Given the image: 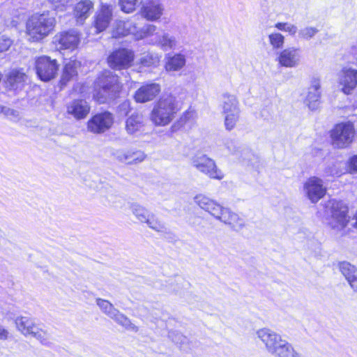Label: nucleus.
<instances>
[{
  "label": "nucleus",
  "instance_id": "15",
  "mask_svg": "<svg viewBox=\"0 0 357 357\" xmlns=\"http://www.w3.org/2000/svg\"><path fill=\"white\" fill-rule=\"evenodd\" d=\"M195 166L211 179L222 180L225 176L222 172L218 168L214 160L206 155L198 157L195 160Z\"/></svg>",
  "mask_w": 357,
  "mask_h": 357
},
{
  "label": "nucleus",
  "instance_id": "37",
  "mask_svg": "<svg viewBox=\"0 0 357 357\" xmlns=\"http://www.w3.org/2000/svg\"><path fill=\"white\" fill-rule=\"evenodd\" d=\"M136 218L142 222L147 223L151 214L144 208L139 207L135 208L134 212Z\"/></svg>",
  "mask_w": 357,
  "mask_h": 357
},
{
  "label": "nucleus",
  "instance_id": "26",
  "mask_svg": "<svg viewBox=\"0 0 357 357\" xmlns=\"http://www.w3.org/2000/svg\"><path fill=\"white\" fill-rule=\"evenodd\" d=\"M146 155L141 151H127L119 156V160L126 165H137L143 162Z\"/></svg>",
  "mask_w": 357,
  "mask_h": 357
},
{
  "label": "nucleus",
  "instance_id": "16",
  "mask_svg": "<svg viewBox=\"0 0 357 357\" xmlns=\"http://www.w3.org/2000/svg\"><path fill=\"white\" fill-rule=\"evenodd\" d=\"M17 329L24 335H31L40 341L46 340V332L36 326L33 320L29 317H20L15 319Z\"/></svg>",
  "mask_w": 357,
  "mask_h": 357
},
{
  "label": "nucleus",
  "instance_id": "9",
  "mask_svg": "<svg viewBox=\"0 0 357 357\" xmlns=\"http://www.w3.org/2000/svg\"><path fill=\"white\" fill-rule=\"evenodd\" d=\"M350 221L349 207L340 201H333L331 206V217L328 222L331 229L343 230Z\"/></svg>",
  "mask_w": 357,
  "mask_h": 357
},
{
  "label": "nucleus",
  "instance_id": "13",
  "mask_svg": "<svg viewBox=\"0 0 357 357\" xmlns=\"http://www.w3.org/2000/svg\"><path fill=\"white\" fill-rule=\"evenodd\" d=\"M306 197L312 203H317L326 194L327 188L322 180L317 176H310L303 184Z\"/></svg>",
  "mask_w": 357,
  "mask_h": 357
},
{
  "label": "nucleus",
  "instance_id": "44",
  "mask_svg": "<svg viewBox=\"0 0 357 357\" xmlns=\"http://www.w3.org/2000/svg\"><path fill=\"white\" fill-rule=\"evenodd\" d=\"M191 116V112L188 110L183 112V115L181 116L179 121L185 123Z\"/></svg>",
  "mask_w": 357,
  "mask_h": 357
},
{
  "label": "nucleus",
  "instance_id": "14",
  "mask_svg": "<svg viewBox=\"0 0 357 357\" xmlns=\"http://www.w3.org/2000/svg\"><path fill=\"white\" fill-rule=\"evenodd\" d=\"M161 92V86L155 82L142 84L134 93L133 100L136 103H146L154 100Z\"/></svg>",
  "mask_w": 357,
  "mask_h": 357
},
{
  "label": "nucleus",
  "instance_id": "3",
  "mask_svg": "<svg viewBox=\"0 0 357 357\" xmlns=\"http://www.w3.org/2000/svg\"><path fill=\"white\" fill-rule=\"evenodd\" d=\"M195 202L201 208L208 212L215 219L229 225L235 231H239L245 226L243 218L238 214L231 211L228 208L223 207L204 195H196Z\"/></svg>",
  "mask_w": 357,
  "mask_h": 357
},
{
  "label": "nucleus",
  "instance_id": "23",
  "mask_svg": "<svg viewBox=\"0 0 357 357\" xmlns=\"http://www.w3.org/2000/svg\"><path fill=\"white\" fill-rule=\"evenodd\" d=\"M320 87L319 81L317 79H314L312 81L310 86L308 88V92L305 99V102L311 110L317 109L320 102Z\"/></svg>",
  "mask_w": 357,
  "mask_h": 357
},
{
  "label": "nucleus",
  "instance_id": "19",
  "mask_svg": "<svg viewBox=\"0 0 357 357\" xmlns=\"http://www.w3.org/2000/svg\"><path fill=\"white\" fill-rule=\"evenodd\" d=\"M91 107L84 99L73 100L66 105V112L76 120L85 119L90 113Z\"/></svg>",
  "mask_w": 357,
  "mask_h": 357
},
{
  "label": "nucleus",
  "instance_id": "11",
  "mask_svg": "<svg viewBox=\"0 0 357 357\" xmlns=\"http://www.w3.org/2000/svg\"><path fill=\"white\" fill-rule=\"evenodd\" d=\"M82 67V61L76 56L70 57L63 63L61 75L57 82L59 91L63 90L72 80L77 79Z\"/></svg>",
  "mask_w": 357,
  "mask_h": 357
},
{
  "label": "nucleus",
  "instance_id": "10",
  "mask_svg": "<svg viewBox=\"0 0 357 357\" xmlns=\"http://www.w3.org/2000/svg\"><path fill=\"white\" fill-rule=\"evenodd\" d=\"M82 33L71 29L57 33L54 37L53 43L59 47V50L73 52L79 48Z\"/></svg>",
  "mask_w": 357,
  "mask_h": 357
},
{
  "label": "nucleus",
  "instance_id": "41",
  "mask_svg": "<svg viewBox=\"0 0 357 357\" xmlns=\"http://www.w3.org/2000/svg\"><path fill=\"white\" fill-rule=\"evenodd\" d=\"M349 172H357V154L351 157L348 162Z\"/></svg>",
  "mask_w": 357,
  "mask_h": 357
},
{
  "label": "nucleus",
  "instance_id": "33",
  "mask_svg": "<svg viewBox=\"0 0 357 357\" xmlns=\"http://www.w3.org/2000/svg\"><path fill=\"white\" fill-rule=\"evenodd\" d=\"M139 0H119L121 9L126 13L135 10L139 5Z\"/></svg>",
  "mask_w": 357,
  "mask_h": 357
},
{
  "label": "nucleus",
  "instance_id": "22",
  "mask_svg": "<svg viewBox=\"0 0 357 357\" xmlns=\"http://www.w3.org/2000/svg\"><path fill=\"white\" fill-rule=\"evenodd\" d=\"M342 77L340 81L342 86V91L345 94H350L357 86V70L351 68H343Z\"/></svg>",
  "mask_w": 357,
  "mask_h": 357
},
{
  "label": "nucleus",
  "instance_id": "36",
  "mask_svg": "<svg viewBox=\"0 0 357 357\" xmlns=\"http://www.w3.org/2000/svg\"><path fill=\"white\" fill-rule=\"evenodd\" d=\"M275 27L280 31H287L292 36L295 35L297 31L296 26L287 22H278L275 24Z\"/></svg>",
  "mask_w": 357,
  "mask_h": 357
},
{
  "label": "nucleus",
  "instance_id": "30",
  "mask_svg": "<svg viewBox=\"0 0 357 357\" xmlns=\"http://www.w3.org/2000/svg\"><path fill=\"white\" fill-rule=\"evenodd\" d=\"M224 102H223V109L224 112H230L232 111L238 110V100L237 98L232 95L229 94H224Z\"/></svg>",
  "mask_w": 357,
  "mask_h": 357
},
{
  "label": "nucleus",
  "instance_id": "38",
  "mask_svg": "<svg viewBox=\"0 0 357 357\" xmlns=\"http://www.w3.org/2000/svg\"><path fill=\"white\" fill-rule=\"evenodd\" d=\"M13 43V41L9 37L6 36H0V53L8 51Z\"/></svg>",
  "mask_w": 357,
  "mask_h": 357
},
{
  "label": "nucleus",
  "instance_id": "24",
  "mask_svg": "<svg viewBox=\"0 0 357 357\" xmlns=\"http://www.w3.org/2000/svg\"><path fill=\"white\" fill-rule=\"evenodd\" d=\"M259 338L265 344L268 350H276L281 342V337L275 333L267 328H262L257 331Z\"/></svg>",
  "mask_w": 357,
  "mask_h": 357
},
{
  "label": "nucleus",
  "instance_id": "18",
  "mask_svg": "<svg viewBox=\"0 0 357 357\" xmlns=\"http://www.w3.org/2000/svg\"><path fill=\"white\" fill-rule=\"evenodd\" d=\"M163 7L157 0H146L140 8L141 15L148 21L158 20L163 13Z\"/></svg>",
  "mask_w": 357,
  "mask_h": 357
},
{
  "label": "nucleus",
  "instance_id": "5",
  "mask_svg": "<svg viewBox=\"0 0 357 357\" xmlns=\"http://www.w3.org/2000/svg\"><path fill=\"white\" fill-rule=\"evenodd\" d=\"M60 64L56 59L42 54L34 58L33 70L37 78L43 82L55 79L59 71Z\"/></svg>",
  "mask_w": 357,
  "mask_h": 357
},
{
  "label": "nucleus",
  "instance_id": "29",
  "mask_svg": "<svg viewBox=\"0 0 357 357\" xmlns=\"http://www.w3.org/2000/svg\"><path fill=\"white\" fill-rule=\"evenodd\" d=\"M273 353H275L278 357H301L291 345L287 342L280 344Z\"/></svg>",
  "mask_w": 357,
  "mask_h": 357
},
{
  "label": "nucleus",
  "instance_id": "45",
  "mask_svg": "<svg viewBox=\"0 0 357 357\" xmlns=\"http://www.w3.org/2000/svg\"><path fill=\"white\" fill-rule=\"evenodd\" d=\"M174 45V41L173 40H171V39H168L167 40V42H165V43L162 44V45H168L169 47H172L173 45Z\"/></svg>",
  "mask_w": 357,
  "mask_h": 357
},
{
  "label": "nucleus",
  "instance_id": "27",
  "mask_svg": "<svg viewBox=\"0 0 357 357\" xmlns=\"http://www.w3.org/2000/svg\"><path fill=\"white\" fill-rule=\"evenodd\" d=\"M144 126L143 116L137 112L132 114L126 120V129L130 134L139 131Z\"/></svg>",
  "mask_w": 357,
  "mask_h": 357
},
{
  "label": "nucleus",
  "instance_id": "43",
  "mask_svg": "<svg viewBox=\"0 0 357 357\" xmlns=\"http://www.w3.org/2000/svg\"><path fill=\"white\" fill-rule=\"evenodd\" d=\"M9 336V332L7 329L0 326V340H6Z\"/></svg>",
  "mask_w": 357,
  "mask_h": 357
},
{
  "label": "nucleus",
  "instance_id": "31",
  "mask_svg": "<svg viewBox=\"0 0 357 357\" xmlns=\"http://www.w3.org/2000/svg\"><path fill=\"white\" fill-rule=\"evenodd\" d=\"M225 126L227 130H231L235 128L238 119H239V110L232 111L230 112H225Z\"/></svg>",
  "mask_w": 357,
  "mask_h": 357
},
{
  "label": "nucleus",
  "instance_id": "1",
  "mask_svg": "<svg viewBox=\"0 0 357 357\" xmlns=\"http://www.w3.org/2000/svg\"><path fill=\"white\" fill-rule=\"evenodd\" d=\"M124 85L117 74L104 70L93 83L92 99L98 105L115 101L121 97Z\"/></svg>",
  "mask_w": 357,
  "mask_h": 357
},
{
  "label": "nucleus",
  "instance_id": "4",
  "mask_svg": "<svg viewBox=\"0 0 357 357\" xmlns=\"http://www.w3.org/2000/svg\"><path fill=\"white\" fill-rule=\"evenodd\" d=\"M180 110L181 107L173 94H163L154 102L149 118L155 126H165L174 120Z\"/></svg>",
  "mask_w": 357,
  "mask_h": 357
},
{
  "label": "nucleus",
  "instance_id": "34",
  "mask_svg": "<svg viewBox=\"0 0 357 357\" xmlns=\"http://www.w3.org/2000/svg\"><path fill=\"white\" fill-rule=\"evenodd\" d=\"M270 44L274 49L281 48L284 43V36L280 33H273L268 36Z\"/></svg>",
  "mask_w": 357,
  "mask_h": 357
},
{
  "label": "nucleus",
  "instance_id": "40",
  "mask_svg": "<svg viewBox=\"0 0 357 357\" xmlns=\"http://www.w3.org/2000/svg\"><path fill=\"white\" fill-rule=\"evenodd\" d=\"M114 319L116 321H117L119 324L128 328L131 325L130 321L123 314H119L115 316Z\"/></svg>",
  "mask_w": 357,
  "mask_h": 357
},
{
  "label": "nucleus",
  "instance_id": "21",
  "mask_svg": "<svg viewBox=\"0 0 357 357\" xmlns=\"http://www.w3.org/2000/svg\"><path fill=\"white\" fill-rule=\"evenodd\" d=\"M299 49L289 47L282 50L278 56V61L280 66L292 68L296 66L299 61Z\"/></svg>",
  "mask_w": 357,
  "mask_h": 357
},
{
  "label": "nucleus",
  "instance_id": "39",
  "mask_svg": "<svg viewBox=\"0 0 357 357\" xmlns=\"http://www.w3.org/2000/svg\"><path fill=\"white\" fill-rule=\"evenodd\" d=\"M96 303L105 313H109L113 307L110 302L104 299L98 298Z\"/></svg>",
  "mask_w": 357,
  "mask_h": 357
},
{
  "label": "nucleus",
  "instance_id": "20",
  "mask_svg": "<svg viewBox=\"0 0 357 357\" xmlns=\"http://www.w3.org/2000/svg\"><path fill=\"white\" fill-rule=\"evenodd\" d=\"M136 31L137 28L130 20H118L112 27L111 34L113 38L119 39L134 33Z\"/></svg>",
  "mask_w": 357,
  "mask_h": 357
},
{
  "label": "nucleus",
  "instance_id": "32",
  "mask_svg": "<svg viewBox=\"0 0 357 357\" xmlns=\"http://www.w3.org/2000/svg\"><path fill=\"white\" fill-rule=\"evenodd\" d=\"M25 77L26 75L24 73L19 70H13L8 74L7 81L9 84L13 86L17 84L23 82Z\"/></svg>",
  "mask_w": 357,
  "mask_h": 357
},
{
  "label": "nucleus",
  "instance_id": "25",
  "mask_svg": "<svg viewBox=\"0 0 357 357\" xmlns=\"http://www.w3.org/2000/svg\"><path fill=\"white\" fill-rule=\"evenodd\" d=\"M338 267L351 287L357 291V268L347 261L340 262Z\"/></svg>",
  "mask_w": 357,
  "mask_h": 357
},
{
  "label": "nucleus",
  "instance_id": "42",
  "mask_svg": "<svg viewBox=\"0 0 357 357\" xmlns=\"http://www.w3.org/2000/svg\"><path fill=\"white\" fill-rule=\"evenodd\" d=\"M120 108H123L125 109V114H127L131 109L130 102L128 100H124L121 102L119 106Z\"/></svg>",
  "mask_w": 357,
  "mask_h": 357
},
{
  "label": "nucleus",
  "instance_id": "2",
  "mask_svg": "<svg viewBox=\"0 0 357 357\" xmlns=\"http://www.w3.org/2000/svg\"><path fill=\"white\" fill-rule=\"evenodd\" d=\"M56 24V17L50 11L34 13L26 20L24 33L30 43H40L53 33Z\"/></svg>",
  "mask_w": 357,
  "mask_h": 357
},
{
  "label": "nucleus",
  "instance_id": "17",
  "mask_svg": "<svg viewBox=\"0 0 357 357\" xmlns=\"http://www.w3.org/2000/svg\"><path fill=\"white\" fill-rule=\"evenodd\" d=\"M94 9L92 0H79L73 6V17L77 24L83 25Z\"/></svg>",
  "mask_w": 357,
  "mask_h": 357
},
{
  "label": "nucleus",
  "instance_id": "6",
  "mask_svg": "<svg viewBox=\"0 0 357 357\" xmlns=\"http://www.w3.org/2000/svg\"><path fill=\"white\" fill-rule=\"evenodd\" d=\"M356 130L352 121L335 123L329 131L331 144L337 149L349 147L354 140Z\"/></svg>",
  "mask_w": 357,
  "mask_h": 357
},
{
  "label": "nucleus",
  "instance_id": "12",
  "mask_svg": "<svg viewBox=\"0 0 357 357\" xmlns=\"http://www.w3.org/2000/svg\"><path fill=\"white\" fill-rule=\"evenodd\" d=\"M113 17L114 6L109 3H100L92 22L95 33L98 34L108 29L113 20Z\"/></svg>",
  "mask_w": 357,
  "mask_h": 357
},
{
  "label": "nucleus",
  "instance_id": "28",
  "mask_svg": "<svg viewBox=\"0 0 357 357\" xmlns=\"http://www.w3.org/2000/svg\"><path fill=\"white\" fill-rule=\"evenodd\" d=\"M185 63V56L181 54H176L167 59L165 68L167 71H177Z\"/></svg>",
  "mask_w": 357,
  "mask_h": 357
},
{
  "label": "nucleus",
  "instance_id": "8",
  "mask_svg": "<svg viewBox=\"0 0 357 357\" xmlns=\"http://www.w3.org/2000/svg\"><path fill=\"white\" fill-rule=\"evenodd\" d=\"M114 123L113 114L105 110L91 115L86 122V130L92 134H102L110 130Z\"/></svg>",
  "mask_w": 357,
  "mask_h": 357
},
{
  "label": "nucleus",
  "instance_id": "7",
  "mask_svg": "<svg viewBox=\"0 0 357 357\" xmlns=\"http://www.w3.org/2000/svg\"><path fill=\"white\" fill-rule=\"evenodd\" d=\"M135 51L126 47L113 49L106 57L108 67L114 71H121L130 68L135 64Z\"/></svg>",
  "mask_w": 357,
  "mask_h": 357
},
{
  "label": "nucleus",
  "instance_id": "35",
  "mask_svg": "<svg viewBox=\"0 0 357 357\" xmlns=\"http://www.w3.org/2000/svg\"><path fill=\"white\" fill-rule=\"evenodd\" d=\"M146 224L158 232H162L165 229L164 225L153 214H151Z\"/></svg>",
  "mask_w": 357,
  "mask_h": 357
}]
</instances>
